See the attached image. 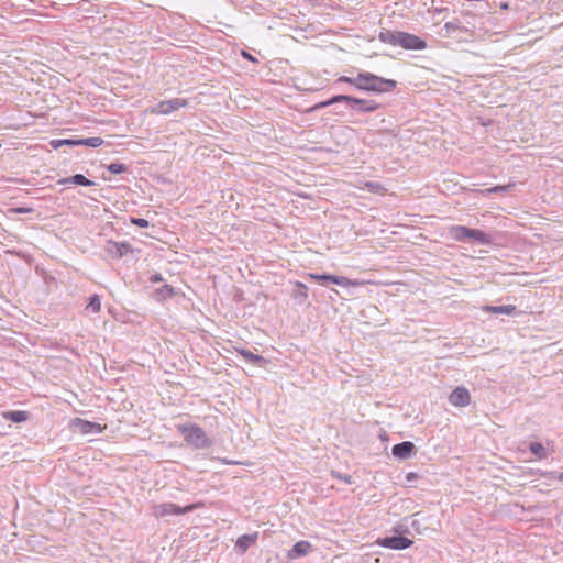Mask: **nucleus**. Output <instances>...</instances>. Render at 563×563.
<instances>
[{"label": "nucleus", "instance_id": "obj_1", "mask_svg": "<svg viewBox=\"0 0 563 563\" xmlns=\"http://www.w3.org/2000/svg\"><path fill=\"white\" fill-rule=\"evenodd\" d=\"M344 102L346 106L357 112V113H367L376 111L379 108V104L373 100L358 99L355 97H351L347 95H336L327 101L319 102L310 108L309 111H316L321 108H325L335 103Z\"/></svg>", "mask_w": 563, "mask_h": 563}, {"label": "nucleus", "instance_id": "obj_2", "mask_svg": "<svg viewBox=\"0 0 563 563\" xmlns=\"http://www.w3.org/2000/svg\"><path fill=\"white\" fill-rule=\"evenodd\" d=\"M397 82L393 79H385L372 73H360L357 75L356 88L365 91L388 92L396 88Z\"/></svg>", "mask_w": 563, "mask_h": 563}, {"label": "nucleus", "instance_id": "obj_3", "mask_svg": "<svg viewBox=\"0 0 563 563\" xmlns=\"http://www.w3.org/2000/svg\"><path fill=\"white\" fill-rule=\"evenodd\" d=\"M450 236L457 242L474 241L479 245H489L493 239L489 234L477 229H471L464 225H453L449 229Z\"/></svg>", "mask_w": 563, "mask_h": 563}, {"label": "nucleus", "instance_id": "obj_4", "mask_svg": "<svg viewBox=\"0 0 563 563\" xmlns=\"http://www.w3.org/2000/svg\"><path fill=\"white\" fill-rule=\"evenodd\" d=\"M186 442L194 445L197 449H205L210 446L211 441L208 439L205 431L197 426H188L180 428Z\"/></svg>", "mask_w": 563, "mask_h": 563}, {"label": "nucleus", "instance_id": "obj_5", "mask_svg": "<svg viewBox=\"0 0 563 563\" xmlns=\"http://www.w3.org/2000/svg\"><path fill=\"white\" fill-rule=\"evenodd\" d=\"M196 508V505L180 507L173 503H162L152 507V515L156 518H165L172 515H184Z\"/></svg>", "mask_w": 563, "mask_h": 563}, {"label": "nucleus", "instance_id": "obj_6", "mask_svg": "<svg viewBox=\"0 0 563 563\" xmlns=\"http://www.w3.org/2000/svg\"><path fill=\"white\" fill-rule=\"evenodd\" d=\"M309 277L311 279H314L319 282L322 285H325L328 282L333 283L335 285L342 286V287H349V286H362L365 284L363 280H352L344 276H336V275H328V274H309Z\"/></svg>", "mask_w": 563, "mask_h": 563}, {"label": "nucleus", "instance_id": "obj_7", "mask_svg": "<svg viewBox=\"0 0 563 563\" xmlns=\"http://www.w3.org/2000/svg\"><path fill=\"white\" fill-rule=\"evenodd\" d=\"M188 104V101L183 98H174L170 100H165L158 102L156 106L152 107L150 109L151 113L154 114H164L167 115L183 107H186Z\"/></svg>", "mask_w": 563, "mask_h": 563}, {"label": "nucleus", "instance_id": "obj_8", "mask_svg": "<svg viewBox=\"0 0 563 563\" xmlns=\"http://www.w3.org/2000/svg\"><path fill=\"white\" fill-rule=\"evenodd\" d=\"M377 543L393 550H405L408 549L413 541L402 536H393L378 539Z\"/></svg>", "mask_w": 563, "mask_h": 563}, {"label": "nucleus", "instance_id": "obj_9", "mask_svg": "<svg viewBox=\"0 0 563 563\" xmlns=\"http://www.w3.org/2000/svg\"><path fill=\"white\" fill-rule=\"evenodd\" d=\"M399 46L410 51H422L427 47V43L415 34L401 32Z\"/></svg>", "mask_w": 563, "mask_h": 563}, {"label": "nucleus", "instance_id": "obj_10", "mask_svg": "<svg viewBox=\"0 0 563 563\" xmlns=\"http://www.w3.org/2000/svg\"><path fill=\"white\" fill-rule=\"evenodd\" d=\"M449 401L455 407H466L471 402V396L465 387L459 386L450 394Z\"/></svg>", "mask_w": 563, "mask_h": 563}, {"label": "nucleus", "instance_id": "obj_11", "mask_svg": "<svg viewBox=\"0 0 563 563\" xmlns=\"http://www.w3.org/2000/svg\"><path fill=\"white\" fill-rule=\"evenodd\" d=\"M312 551V544L309 541L301 540L296 542L292 548L287 552L289 560H296L301 556H306Z\"/></svg>", "mask_w": 563, "mask_h": 563}, {"label": "nucleus", "instance_id": "obj_12", "mask_svg": "<svg viewBox=\"0 0 563 563\" xmlns=\"http://www.w3.org/2000/svg\"><path fill=\"white\" fill-rule=\"evenodd\" d=\"M415 444L410 441H404L401 443L395 444L391 449V453L395 457L400 460H407L411 457L415 452Z\"/></svg>", "mask_w": 563, "mask_h": 563}, {"label": "nucleus", "instance_id": "obj_13", "mask_svg": "<svg viewBox=\"0 0 563 563\" xmlns=\"http://www.w3.org/2000/svg\"><path fill=\"white\" fill-rule=\"evenodd\" d=\"M73 424L77 427L79 431L84 434L100 433L102 431L99 423L82 420L80 418L74 419Z\"/></svg>", "mask_w": 563, "mask_h": 563}, {"label": "nucleus", "instance_id": "obj_14", "mask_svg": "<svg viewBox=\"0 0 563 563\" xmlns=\"http://www.w3.org/2000/svg\"><path fill=\"white\" fill-rule=\"evenodd\" d=\"M106 251L109 255L114 257H122L130 251V245L125 242L108 241Z\"/></svg>", "mask_w": 563, "mask_h": 563}, {"label": "nucleus", "instance_id": "obj_15", "mask_svg": "<svg viewBox=\"0 0 563 563\" xmlns=\"http://www.w3.org/2000/svg\"><path fill=\"white\" fill-rule=\"evenodd\" d=\"M400 34L399 31L383 30L378 34V40L391 46H399Z\"/></svg>", "mask_w": 563, "mask_h": 563}, {"label": "nucleus", "instance_id": "obj_16", "mask_svg": "<svg viewBox=\"0 0 563 563\" xmlns=\"http://www.w3.org/2000/svg\"><path fill=\"white\" fill-rule=\"evenodd\" d=\"M482 309L486 312L496 313V314H515L517 311L516 306L514 305H505V306H483Z\"/></svg>", "mask_w": 563, "mask_h": 563}, {"label": "nucleus", "instance_id": "obj_17", "mask_svg": "<svg viewBox=\"0 0 563 563\" xmlns=\"http://www.w3.org/2000/svg\"><path fill=\"white\" fill-rule=\"evenodd\" d=\"M239 353L244 357L246 362L258 367H264L268 363V361L265 357H263L262 355L254 354L249 350L242 349L239 351Z\"/></svg>", "mask_w": 563, "mask_h": 563}, {"label": "nucleus", "instance_id": "obj_18", "mask_svg": "<svg viewBox=\"0 0 563 563\" xmlns=\"http://www.w3.org/2000/svg\"><path fill=\"white\" fill-rule=\"evenodd\" d=\"M58 184H63V185L73 184V185H79V186H92V185H95V183L92 180L86 178L81 174H76V175H74L71 177L59 179Z\"/></svg>", "mask_w": 563, "mask_h": 563}, {"label": "nucleus", "instance_id": "obj_19", "mask_svg": "<svg viewBox=\"0 0 563 563\" xmlns=\"http://www.w3.org/2000/svg\"><path fill=\"white\" fill-rule=\"evenodd\" d=\"M257 533H253V534H243L241 537L238 538L236 542H235V547L242 552L244 553L249 547L253 543L256 542L257 540Z\"/></svg>", "mask_w": 563, "mask_h": 563}, {"label": "nucleus", "instance_id": "obj_20", "mask_svg": "<svg viewBox=\"0 0 563 563\" xmlns=\"http://www.w3.org/2000/svg\"><path fill=\"white\" fill-rule=\"evenodd\" d=\"M292 297L294 299L300 303V305H303L306 303L307 301V298H308V292H307V287L306 285H303L302 283L300 282H297L295 284V288L292 290Z\"/></svg>", "mask_w": 563, "mask_h": 563}, {"label": "nucleus", "instance_id": "obj_21", "mask_svg": "<svg viewBox=\"0 0 563 563\" xmlns=\"http://www.w3.org/2000/svg\"><path fill=\"white\" fill-rule=\"evenodd\" d=\"M3 417L7 420H10L12 422L19 423V422L26 421L27 418H29V413L26 411L15 410V411H8V412H5L3 415Z\"/></svg>", "mask_w": 563, "mask_h": 563}, {"label": "nucleus", "instance_id": "obj_22", "mask_svg": "<svg viewBox=\"0 0 563 563\" xmlns=\"http://www.w3.org/2000/svg\"><path fill=\"white\" fill-rule=\"evenodd\" d=\"M529 449L538 459H545L547 457L545 448L541 443H539V442H531L530 445H529Z\"/></svg>", "mask_w": 563, "mask_h": 563}, {"label": "nucleus", "instance_id": "obj_23", "mask_svg": "<svg viewBox=\"0 0 563 563\" xmlns=\"http://www.w3.org/2000/svg\"><path fill=\"white\" fill-rule=\"evenodd\" d=\"M78 145H86L90 147H99L103 144V140L101 137H87V139H79Z\"/></svg>", "mask_w": 563, "mask_h": 563}, {"label": "nucleus", "instance_id": "obj_24", "mask_svg": "<svg viewBox=\"0 0 563 563\" xmlns=\"http://www.w3.org/2000/svg\"><path fill=\"white\" fill-rule=\"evenodd\" d=\"M173 294V288L168 285H164L162 288L156 290L155 297L157 300H164L172 297Z\"/></svg>", "mask_w": 563, "mask_h": 563}, {"label": "nucleus", "instance_id": "obj_25", "mask_svg": "<svg viewBox=\"0 0 563 563\" xmlns=\"http://www.w3.org/2000/svg\"><path fill=\"white\" fill-rule=\"evenodd\" d=\"M87 310H91L92 312L97 313L101 309V301L98 295H93L89 299V303L86 307Z\"/></svg>", "mask_w": 563, "mask_h": 563}, {"label": "nucleus", "instance_id": "obj_26", "mask_svg": "<svg viewBox=\"0 0 563 563\" xmlns=\"http://www.w3.org/2000/svg\"><path fill=\"white\" fill-rule=\"evenodd\" d=\"M515 186V184H507V185H501V186H495V187H492V188H488L486 189L485 191H483L486 196H489L490 194L493 192H506L508 191L510 188H512Z\"/></svg>", "mask_w": 563, "mask_h": 563}, {"label": "nucleus", "instance_id": "obj_27", "mask_svg": "<svg viewBox=\"0 0 563 563\" xmlns=\"http://www.w3.org/2000/svg\"><path fill=\"white\" fill-rule=\"evenodd\" d=\"M107 169L112 174H121L128 170V166L122 163H111Z\"/></svg>", "mask_w": 563, "mask_h": 563}, {"label": "nucleus", "instance_id": "obj_28", "mask_svg": "<svg viewBox=\"0 0 563 563\" xmlns=\"http://www.w3.org/2000/svg\"><path fill=\"white\" fill-rule=\"evenodd\" d=\"M78 140H70V139H63V140H53L51 142V145L54 147V148H58L60 147L62 145H78Z\"/></svg>", "mask_w": 563, "mask_h": 563}, {"label": "nucleus", "instance_id": "obj_29", "mask_svg": "<svg viewBox=\"0 0 563 563\" xmlns=\"http://www.w3.org/2000/svg\"><path fill=\"white\" fill-rule=\"evenodd\" d=\"M336 82H347L350 85H353L355 88L357 86V76L352 78L347 76H341L338 78Z\"/></svg>", "mask_w": 563, "mask_h": 563}, {"label": "nucleus", "instance_id": "obj_30", "mask_svg": "<svg viewBox=\"0 0 563 563\" xmlns=\"http://www.w3.org/2000/svg\"><path fill=\"white\" fill-rule=\"evenodd\" d=\"M131 222L140 228H147L148 221L143 218H132Z\"/></svg>", "mask_w": 563, "mask_h": 563}, {"label": "nucleus", "instance_id": "obj_31", "mask_svg": "<svg viewBox=\"0 0 563 563\" xmlns=\"http://www.w3.org/2000/svg\"><path fill=\"white\" fill-rule=\"evenodd\" d=\"M338 478H340L341 481H343V482H345V483H347V484H351V483H352V481H351V476H349V475H341V474H339V475H338Z\"/></svg>", "mask_w": 563, "mask_h": 563}, {"label": "nucleus", "instance_id": "obj_32", "mask_svg": "<svg viewBox=\"0 0 563 563\" xmlns=\"http://www.w3.org/2000/svg\"><path fill=\"white\" fill-rule=\"evenodd\" d=\"M417 477H418V475L416 473L410 472L407 474L408 482H411V481L416 479Z\"/></svg>", "mask_w": 563, "mask_h": 563}, {"label": "nucleus", "instance_id": "obj_33", "mask_svg": "<svg viewBox=\"0 0 563 563\" xmlns=\"http://www.w3.org/2000/svg\"><path fill=\"white\" fill-rule=\"evenodd\" d=\"M151 280H153V282H161V280H162V276H161L159 274H156V275H154V276L151 278Z\"/></svg>", "mask_w": 563, "mask_h": 563}, {"label": "nucleus", "instance_id": "obj_34", "mask_svg": "<svg viewBox=\"0 0 563 563\" xmlns=\"http://www.w3.org/2000/svg\"><path fill=\"white\" fill-rule=\"evenodd\" d=\"M243 56H244L245 58L250 59V60H253V62L255 60V58H253V57H252L249 53H246V52H243Z\"/></svg>", "mask_w": 563, "mask_h": 563}, {"label": "nucleus", "instance_id": "obj_35", "mask_svg": "<svg viewBox=\"0 0 563 563\" xmlns=\"http://www.w3.org/2000/svg\"><path fill=\"white\" fill-rule=\"evenodd\" d=\"M556 478L563 483V472L559 473Z\"/></svg>", "mask_w": 563, "mask_h": 563}, {"label": "nucleus", "instance_id": "obj_36", "mask_svg": "<svg viewBox=\"0 0 563 563\" xmlns=\"http://www.w3.org/2000/svg\"><path fill=\"white\" fill-rule=\"evenodd\" d=\"M227 464H236L234 461H225Z\"/></svg>", "mask_w": 563, "mask_h": 563}, {"label": "nucleus", "instance_id": "obj_37", "mask_svg": "<svg viewBox=\"0 0 563 563\" xmlns=\"http://www.w3.org/2000/svg\"><path fill=\"white\" fill-rule=\"evenodd\" d=\"M445 27H446V29H450V27H451V23H446V24H445Z\"/></svg>", "mask_w": 563, "mask_h": 563}]
</instances>
